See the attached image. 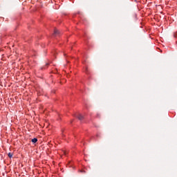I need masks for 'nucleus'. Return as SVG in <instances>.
<instances>
[{"label": "nucleus", "mask_w": 177, "mask_h": 177, "mask_svg": "<svg viewBox=\"0 0 177 177\" xmlns=\"http://www.w3.org/2000/svg\"><path fill=\"white\" fill-rule=\"evenodd\" d=\"M55 34H57V30H55Z\"/></svg>", "instance_id": "6"}, {"label": "nucleus", "mask_w": 177, "mask_h": 177, "mask_svg": "<svg viewBox=\"0 0 177 177\" xmlns=\"http://www.w3.org/2000/svg\"><path fill=\"white\" fill-rule=\"evenodd\" d=\"M64 156H67V152L64 151Z\"/></svg>", "instance_id": "5"}, {"label": "nucleus", "mask_w": 177, "mask_h": 177, "mask_svg": "<svg viewBox=\"0 0 177 177\" xmlns=\"http://www.w3.org/2000/svg\"><path fill=\"white\" fill-rule=\"evenodd\" d=\"M8 156L9 158H12L13 157V153H8Z\"/></svg>", "instance_id": "2"}, {"label": "nucleus", "mask_w": 177, "mask_h": 177, "mask_svg": "<svg viewBox=\"0 0 177 177\" xmlns=\"http://www.w3.org/2000/svg\"><path fill=\"white\" fill-rule=\"evenodd\" d=\"M85 73H86V74H89V71L88 69V67H86Z\"/></svg>", "instance_id": "3"}, {"label": "nucleus", "mask_w": 177, "mask_h": 177, "mask_svg": "<svg viewBox=\"0 0 177 177\" xmlns=\"http://www.w3.org/2000/svg\"><path fill=\"white\" fill-rule=\"evenodd\" d=\"M78 118H79V120H82V118H84V117L82 115H79Z\"/></svg>", "instance_id": "4"}, {"label": "nucleus", "mask_w": 177, "mask_h": 177, "mask_svg": "<svg viewBox=\"0 0 177 177\" xmlns=\"http://www.w3.org/2000/svg\"><path fill=\"white\" fill-rule=\"evenodd\" d=\"M32 143H37L38 142V139L33 138V139H32Z\"/></svg>", "instance_id": "1"}]
</instances>
